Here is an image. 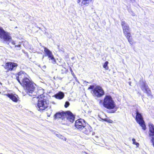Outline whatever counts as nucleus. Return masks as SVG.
Instances as JSON below:
<instances>
[{
	"label": "nucleus",
	"mask_w": 154,
	"mask_h": 154,
	"mask_svg": "<svg viewBox=\"0 0 154 154\" xmlns=\"http://www.w3.org/2000/svg\"><path fill=\"white\" fill-rule=\"evenodd\" d=\"M121 25L123 29V32L126 36L131 35L129 28L127 24L125 21H122Z\"/></svg>",
	"instance_id": "12"
},
{
	"label": "nucleus",
	"mask_w": 154,
	"mask_h": 154,
	"mask_svg": "<svg viewBox=\"0 0 154 154\" xmlns=\"http://www.w3.org/2000/svg\"><path fill=\"white\" fill-rule=\"evenodd\" d=\"M0 154H2V153H0Z\"/></svg>",
	"instance_id": "39"
},
{
	"label": "nucleus",
	"mask_w": 154,
	"mask_h": 154,
	"mask_svg": "<svg viewBox=\"0 0 154 154\" xmlns=\"http://www.w3.org/2000/svg\"><path fill=\"white\" fill-rule=\"evenodd\" d=\"M0 94H1L2 95H6L7 96V94H10V93H6L5 92H4L3 91H0Z\"/></svg>",
	"instance_id": "25"
},
{
	"label": "nucleus",
	"mask_w": 154,
	"mask_h": 154,
	"mask_svg": "<svg viewBox=\"0 0 154 154\" xmlns=\"http://www.w3.org/2000/svg\"><path fill=\"white\" fill-rule=\"evenodd\" d=\"M92 130L91 127L89 125H87L83 127L82 129L80 130V131L86 134H88L91 132Z\"/></svg>",
	"instance_id": "15"
},
{
	"label": "nucleus",
	"mask_w": 154,
	"mask_h": 154,
	"mask_svg": "<svg viewBox=\"0 0 154 154\" xmlns=\"http://www.w3.org/2000/svg\"><path fill=\"white\" fill-rule=\"evenodd\" d=\"M20 47H21V44H18V45H15V48L17 47L19 48H20Z\"/></svg>",
	"instance_id": "30"
},
{
	"label": "nucleus",
	"mask_w": 154,
	"mask_h": 154,
	"mask_svg": "<svg viewBox=\"0 0 154 154\" xmlns=\"http://www.w3.org/2000/svg\"><path fill=\"white\" fill-rule=\"evenodd\" d=\"M99 117L102 120H103L104 121L106 122H108L109 123H112L113 122V121L112 120H111L110 119H109L108 118L103 119V118H102L100 116H99Z\"/></svg>",
	"instance_id": "21"
},
{
	"label": "nucleus",
	"mask_w": 154,
	"mask_h": 154,
	"mask_svg": "<svg viewBox=\"0 0 154 154\" xmlns=\"http://www.w3.org/2000/svg\"><path fill=\"white\" fill-rule=\"evenodd\" d=\"M69 102L68 101H66L65 103V104L64 105V106L65 107L67 108L69 106Z\"/></svg>",
	"instance_id": "26"
},
{
	"label": "nucleus",
	"mask_w": 154,
	"mask_h": 154,
	"mask_svg": "<svg viewBox=\"0 0 154 154\" xmlns=\"http://www.w3.org/2000/svg\"><path fill=\"white\" fill-rule=\"evenodd\" d=\"M103 104L105 107L109 109H113L116 106L114 102L111 97L109 95H106L105 96Z\"/></svg>",
	"instance_id": "3"
},
{
	"label": "nucleus",
	"mask_w": 154,
	"mask_h": 154,
	"mask_svg": "<svg viewBox=\"0 0 154 154\" xmlns=\"http://www.w3.org/2000/svg\"><path fill=\"white\" fill-rule=\"evenodd\" d=\"M61 139L63 140H65L66 141L67 139L63 136H62Z\"/></svg>",
	"instance_id": "28"
},
{
	"label": "nucleus",
	"mask_w": 154,
	"mask_h": 154,
	"mask_svg": "<svg viewBox=\"0 0 154 154\" xmlns=\"http://www.w3.org/2000/svg\"><path fill=\"white\" fill-rule=\"evenodd\" d=\"M149 135L151 138V141L154 147V125L151 123L149 124Z\"/></svg>",
	"instance_id": "11"
},
{
	"label": "nucleus",
	"mask_w": 154,
	"mask_h": 154,
	"mask_svg": "<svg viewBox=\"0 0 154 154\" xmlns=\"http://www.w3.org/2000/svg\"><path fill=\"white\" fill-rule=\"evenodd\" d=\"M43 48L45 54V56H48L49 60H51V62L52 63H55L56 60L51 51L46 47H43Z\"/></svg>",
	"instance_id": "10"
},
{
	"label": "nucleus",
	"mask_w": 154,
	"mask_h": 154,
	"mask_svg": "<svg viewBox=\"0 0 154 154\" xmlns=\"http://www.w3.org/2000/svg\"><path fill=\"white\" fill-rule=\"evenodd\" d=\"M91 1V0H82V3L83 4L85 5L89 4Z\"/></svg>",
	"instance_id": "22"
},
{
	"label": "nucleus",
	"mask_w": 154,
	"mask_h": 154,
	"mask_svg": "<svg viewBox=\"0 0 154 154\" xmlns=\"http://www.w3.org/2000/svg\"><path fill=\"white\" fill-rule=\"evenodd\" d=\"M66 120L65 119V116H64L63 117L62 119V120L61 122L63 124V122H66Z\"/></svg>",
	"instance_id": "27"
},
{
	"label": "nucleus",
	"mask_w": 154,
	"mask_h": 154,
	"mask_svg": "<svg viewBox=\"0 0 154 154\" xmlns=\"http://www.w3.org/2000/svg\"><path fill=\"white\" fill-rule=\"evenodd\" d=\"M17 66V64L16 63L9 62L5 64V68L7 71H8L15 69Z\"/></svg>",
	"instance_id": "13"
},
{
	"label": "nucleus",
	"mask_w": 154,
	"mask_h": 154,
	"mask_svg": "<svg viewBox=\"0 0 154 154\" xmlns=\"http://www.w3.org/2000/svg\"><path fill=\"white\" fill-rule=\"evenodd\" d=\"M131 15H133V16H135V14H134V13H133L131 14Z\"/></svg>",
	"instance_id": "34"
},
{
	"label": "nucleus",
	"mask_w": 154,
	"mask_h": 154,
	"mask_svg": "<svg viewBox=\"0 0 154 154\" xmlns=\"http://www.w3.org/2000/svg\"><path fill=\"white\" fill-rule=\"evenodd\" d=\"M66 114V112H58L56 113L54 115L55 118H62Z\"/></svg>",
	"instance_id": "18"
},
{
	"label": "nucleus",
	"mask_w": 154,
	"mask_h": 154,
	"mask_svg": "<svg viewBox=\"0 0 154 154\" xmlns=\"http://www.w3.org/2000/svg\"><path fill=\"white\" fill-rule=\"evenodd\" d=\"M108 63H109L108 61H106L103 65V67L105 68L106 69L108 70L109 68L108 66Z\"/></svg>",
	"instance_id": "23"
},
{
	"label": "nucleus",
	"mask_w": 154,
	"mask_h": 154,
	"mask_svg": "<svg viewBox=\"0 0 154 154\" xmlns=\"http://www.w3.org/2000/svg\"><path fill=\"white\" fill-rule=\"evenodd\" d=\"M75 125L77 128L80 130L85 126L83 120L81 119L77 120L75 122Z\"/></svg>",
	"instance_id": "14"
},
{
	"label": "nucleus",
	"mask_w": 154,
	"mask_h": 154,
	"mask_svg": "<svg viewBox=\"0 0 154 154\" xmlns=\"http://www.w3.org/2000/svg\"><path fill=\"white\" fill-rule=\"evenodd\" d=\"M80 2V0H78V3H79Z\"/></svg>",
	"instance_id": "37"
},
{
	"label": "nucleus",
	"mask_w": 154,
	"mask_h": 154,
	"mask_svg": "<svg viewBox=\"0 0 154 154\" xmlns=\"http://www.w3.org/2000/svg\"><path fill=\"white\" fill-rule=\"evenodd\" d=\"M37 94L36 95L38 96L37 97H39V96L41 97V95H42L44 93V90L43 89H41L39 90L37 89Z\"/></svg>",
	"instance_id": "19"
},
{
	"label": "nucleus",
	"mask_w": 154,
	"mask_h": 154,
	"mask_svg": "<svg viewBox=\"0 0 154 154\" xmlns=\"http://www.w3.org/2000/svg\"><path fill=\"white\" fill-rule=\"evenodd\" d=\"M94 95L97 97H100L104 94V92L102 87L97 86L93 90Z\"/></svg>",
	"instance_id": "9"
},
{
	"label": "nucleus",
	"mask_w": 154,
	"mask_h": 154,
	"mask_svg": "<svg viewBox=\"0 0 154 154\" xmlns=\"http://www.w3.org/2000/svg\"><path fill=\"white\" fill-rule=\"evenodd\" d=\"M64 93L61 91L59 92L56 94L54 95V97L57 99H62L64 97Z\"/></svg>",
	"instance_id": "17"
},
{
	"label": "nucleus",
	"mask_w": 154,
	"mask_h": 154,
	"mask_svg": "<svg viewBox=\"0 0 154 154\" xmlns=\"http://www.w3.org/2000/svg\"><path fill=\"white\" fill-rule=\"evenodd\" d=\"M132 141L133 144L136 145L137 147H138L139 146V143H138L136 142L135 139L133 138L132 139Z\"/></svg>",
	"instance_id": "24"
},
{
	"label": "nucleus",
	"mask_w": 154,
	"mask_h": 154,
	"mask_svg": "<svg viewBox=\"0 0 154 154\" xmlns=\"http://www.w3.org/2000/svg\"><path fill=\"white\" fill-rule=\"evenodd\" d=\"M70 71L71 72H73L72 71V69H70Z\"/></svg>",
	"instance_id": "36"
},
{
	"label": "nucleus",
	"mask_w": 154,
	"mask_h": 154,
	"mask_svg": "<svg viewBox=\"0 0 154 154\" xmlns=\"http://www.w3.org/2000/svg\"><path fill=\"white\" fill-rule=\"evenodd\" d=\"M101 101H101V100H100V102H99V103H101Z\"/></svg>",
	"instance_id": "38"
},
{
	"label": "nucleus",
	"mask_w": 154,
	"mask_h": 154,
	"mask_svg": "<svg viewBox=\"0 0 154 154\" xmlns=\"http://www.w3.org/2000/svg\"><path fill=\"white\" fill-rule=\"evenodd\" d=\"M25 87L27 91V93L31 96H36L37 94V89L36 88V85L33 82Z\"/></svg>",
	"instance_id": "4"
},
{
	"label": "nucleus",
	"mask_w": 154,
	"mask_h": 154,
	"mask_svg": "<svg viewBox=\"0 0 154 154\" xmlns=\"http://www.w3.org/2000/svg\"><path fill=\"white\" fill-rule=\"evenodd\" d=\"M32 101L36 106L41 110L45 109L48 107V103L47 101L45 99L41 97L40 98L38 97H34Z\"/></svg>",
	"instance_id": "2"
},
{
	"label": "nucleus",
	"mask_w": 154,
	"mask_h": 154,
	"mask_svg": "<svg viewBox=\"0 0 154 154\" xmlns=\"http://www.w3.org/2000/svg\"><path fill=\"white\" fill-rule=\"evenodd\" d=\"M56 136L59 138L61 139V137H62V135L60 134H56Z\"/></svg>",
	"instance_id": "31"
},
{
	"label": "nucleus",
	"mask_w": 154,
	"mask_h": 154,
	"mask_svg": "<svg viewBox=\"0 0 154 154\" xmlns=\"http://www.w3.org/2000/svg\"><path fill=\"white\" fill-rule=\"evenodd\" d=\"M131 35H127L126 36L127 38L128 39V41L129 43L131 45H132L134 44L133 41L132 40V38L131 36Z\"/></svg>",
	"instance_id": "20"
},
{
	"label": "nucleus",
	"mask_w": 154,
	"mask_h": 154,
	"mask_svg": "<svg viewBox=\"0 0 154 154\" xmlns=\"http://www.w3.org/2000/svg\"><path fill=\"white\" fill-rule=\"evenodd\" d=\"M116 110H115V111H113V110H112V112H111V113H113V112H115V111H116Z\"/></svg>",
	"instance_id": "32"
},
{
	"label": "nucleus",
	"mask_w": 154,
	"mask_h": 154,
	"mask_svg": "<svg viewBox=\"0 0 154 154\" xmlns=\"http://www.w3.org/2000/svg\"><path fill=\"white\" fill-rule=\"evenodd\" d=\"M11 41V43L13 45H15V42L14 41L11 40V39L10 40V41L9 42Z\"/></svg>",
	"instance_id": "29"
},
{
	"label": "nucleus",
	"mask_w": 154,
	"mask_h": 154,
	"mask_svg": "<svg viewBox=\"0 0 154 154\" xmlns=\"http://www.w3.org/2000/svg\"><path fill=\"white\" fill-rule=\"evenodd\" d=\"M93 86H91L90 87V88H91V89H92L93 88Z\"/></svg>",
	"instance_id": "33"
},
{
	"label": "nucleus",
	"mask_w": 154,
	"mask_h": 154,
	"mask_svg": "<svg viewBox=\"0 0 154 154\" xmlns=\"http://www.w3.org/2000/svg\"><path fill=\"white\" fill-rule=\"evenodd\" d=\"M140 88L141 90L146 93L148 96H152L150 90L145 81H143L140 82Z\"/></svg>",
	"instance_id": "6"
},
{
	"label": "nucleus",
	"mask_w": 154,
	"mask_h": 154,
	"mask_svg": "<svg viewBox=\"0 0 154 154\" xmlns=\"http://www.w3.org/2000/svg\"><path fill=\"white\" fill-rule=\"evenodd\" d=\"M7 97L15 102H17L19 99V97L17 95L12 93L8 94Z\"/></svg>",
	"instance_id": "16"
},
{
	"label": "nucleus",
	"mask_w": 154,
	"mask_h": 154,
	"mask_svg": "<svg viewBox=\"0 0 154 154\" xmlns=\"http://www.w3.org/2000/svg\"><path fill=\"white\" fill-rule=\"evenodd\" d=\"M65 116L66 121L65 122H63V125H68L73 122L74 119V117L71 112H67Z\"/></svg>",
	"instance_id": "7"
},
{
	"label": "nucleus",
	"mask_w": 154,
	"mask_h": 154,
	"mask_svg": "<svg viewBox=\"0 0 154 154\" xmlns=\"http://www.w3.org/2000/svg\"><path fill=\"white\" fill-rule=\"evenodd\" d=\"M2 86V84L1 82H0V87Z\"/></svg>",
	"instance_id": "35"
},
{
	"label": "nucleus",
	"mask_w": 154,
	"mask_h": 154,
	"mask_svg": "<svg viewBox=\"0 0 154 154\" xmlns=\"http://www.w3.org/2000/svg\"><path fill=\"white\" fill-rule=\"evenodd\" d=\"M0 38L5 41H9L11 39L9 33L6 32L3 29L0 27Z\"/></svg>",
	"instance_id": "8"
},
{
	"label": "nucleus",
	"mask_w": 154,
	"mask_h": 154,
	"mask_svg": "<svg viewBox=\"0 0 154 154\" xmlns=\"http://www.w3.org/2000/svg\"><path fill=\"white\" fill-rule=\"evenodd\" d=\"M29 77L24 72L21 71L18 74L17 79L20 84L25 88L32 82L29 79Z\"/></svg>",
	"instance_id": "1"
},
{
	"label": "nucleus",
	"mask_w": 154,
	"mask_h": 154,
	"mask_svg": "<svg viewBox=\"0 0 154 154\" xmlns=\"http://www.w3.org/2000/svg\"><path fill=\"white\" fill-rule=\"evenodd\" d=\"M135 113L136 114V119L137 122L142 128L143 130H145L146 125L141 114L140 113L137 109L136 110Z\"/></svg>",
	"instance_id": "5"
}]
</instances>
